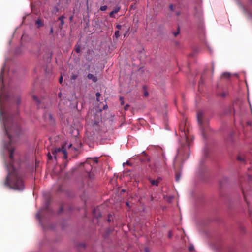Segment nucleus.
<instances>
[{
    "label": "nucleus",
    "mask_w": 252,
    "mask_h": 252,
    "mask_svg": "<svg viewBox=\"0 0 252 252\" xmlns=\"http://www.w3.org/2000/svg\"><path fill=\"white\" fill-rule=\"evenodd\" d=\"M180 130L181 132V136L185 140V143L182 144V147L179 149L176 158L177 159L185 161L189 156V147L191 143L193 140V137L188 132H186L185 128L182 126H180Z\"/></svg>",
    "instance_id": "obj_3"
},
{
    "label": "nucleus",
    "mask_w": 252,
    "mask_h": 252,
    "mask_svg": "<svg viewBox=\"0 0 252 252\" xmlns=\"http://www.w3.org/2000/svg\"><path fill=\"white\" fill-rule=\"evenodd\" d=\"M63 206H62L60 208V212H62L63 211Z\"/></svg>",
    "instance_id": "obj_44"
},
{
    "label": "nucleus",
    "mask_w": 252,
    "mask_h": 252,
    "mask_svg": "<svg viewBox=\"0 0 252 252\" xmlns=\"http://www.w3.org/2000/svg\"><path fill=\"white\" fill-rule=\"evenodd\" d=\"M109 216H110V214H109ZM108 220V222H109L111 221V220H110V217H109V218H108V220Z\"/></svg>",
    "instance_id": "obj_48"
},
{
    "label": "nucleus",
    "mask_w": 252,
    "mask_h": 252,
    "mask_svg": "<svg viewBox=\"0 0 252 252\" xmlns=\"http://www.w3.org/2000/svg\"><path fill=\"white\" fill-rule=\"evenodd\" d=\"M75 51L77 53H80V51H81L80 46L79 45H78V44L75 45Z\"/></svg>",
    "instance_id": "obj_21"
},
{
    "label": "nucleus",
    "mask_w": 252,
    "mask_h": 252,
    "mask_svg": "<svg viewBox=\"0 0 252 252\" xmlns=\"http://www.w3.org/2000/svg\"><path fill=\"white\" fill-rule=\"evenodd\" d=\"M53 33V28L51 27L50 30V33L52 34Z\"/></svg>",
    "instance_id": "obj_42"
},
{
    "label": "nucleus",
    "mask_w": 252,
    "mask_h": 252,
    "mask_svg": "<svg viewBox=\"0 0 252 252\" xmlns=\"http://www.w3.org/2000/svg\"><path fill=\"white\" fill-rule=\"evenodd\" d=\"M65 18V17L64 15H62L58 18V20H59L61 22V24L59 26L60 29H62L63 28V26L64 23V19Z\"/></svg>",
    "instance_id": "obj_12"
},
{
    "label": "nucleus",
    "mask_w": 252,
    "mask_h": 252,
    "mask_svg": "<svg viewBox=\"0 0 252 252\" xmlns=\"http://www.w3.org/2000/svg\"><path fill=\"white\" fill-rule=\"evenodd\" d=\"M116 28L119 30H120L122 28V26L120 24H118L117 26H116Z\"/></svg>",
    "instance_id": "obj_37"
},
{
    "label": "nucleus",
    "mask_w": 252,
    "mask_h": 252,
    "mask_svg": "<svg viewBox=\"0 0 252 252\" xmlns=\"http://www.w3.org/2000/svg\"><path fill=\"white\" fill-rule=\"evenodd\" d=\"M52 153L54 156V158L56 159L60 154L63 155V158L66 159L67 157V153L65 148V146H62V148H56L52 151Z\"/></svg>",
    "instance_id": "obj_5"
},
{
    "label": "nucleus",
    "mask_w": 252,
    "mask_h": 252,
    "mask_svg": "<svg viewBox=\"0 0 252 252\" xmlns=\"http://www.w3.org/2000/svg\"><path fill=\"white\" fill-rule=\"evenodd\" d=\"M197 119L200 128L201 129L202 133L204 134L208 127V121L207 120L204 119V114L202 111H197Z\"/></svg>",
    "instance_id": "obj_4"
},
{
    "label": "nucleus",
    "mask_w": 252,
    "mask_h": 252,
    "mask_svg": "<svg viewBox=\"0 0 252 252\" xmlns=\"http://www.w3.org/2000/svg\"><path fill=\"white\" fill-rule=\"evenodd\" d=\"M49 209V206H45L44 207L42 208L39 211L37 212L36 215V217L39 220V222L41 224V219L40 216L42 214V211L45 210L47 211Z\"/></svg>",
    "instance_id": "obj_7"
},
{
    "label": "nucleus",
    "mask_w": 252,
    "mask_h": 252,
    "mask_svg": "<svg viewBox=\"0 0 252 252\" xmlns=\"http://www.w3.org/2000/svg\"><path fill=\"white\" fill-rule=\"evenodd\" d=\"M115 36L116 38H118L120 36L119 31L117 30L115 32Z\"/></svg>",
    "instance_id": "obj_28"
},
{
    "label": "nucleus",
    "mask_w": 252,
    "mask_h": 252,
    "mask_svg": "<svg viewBox=\"0 0 252 252\" xmlns=\"http://www.w3.org/2000/svg\"><path fill=\"white\" fill-rule=\"evenodd\" d=\"M97 211V209H93V212L94 217H95L97 219H98L99 218L101 217V215L100 212H98V214H97V213H96Z\"/></svg>",
    "instance_id": "obj_13"
},
{
    "label": "nucleus",
    "mask_w": 252,
    "mask_h": 252,
    "mask_svg": "<svg viewBox=\"0 0 252 252\" xmlns=\"http://www.w3.org/2000/svg\"><path fill=\"white\" fill-rule=\"evenodd\" d=\"M47 198L48 199L47 202L46 203V205H48V204L50 203L49 200L50 199V196L49 194H47Z\"/></svg>",
    "instance_id": "obj_30"
},
{
    "label": "nucleus",
    "mask_w": 252,
    "mask_h": 252,
    "mask_svg": "<svg viewBox=\"0 0 252 252\" xmlns=\"http://www.w3.org/2000/svg\"><path fill=\"white\" fill-rule=\"evenodd\" d=\"M72 18H73V17H72V16H71V17H70V20H71L72 19Z\"/></svg>",
    "instance_id": "obj_51"
},
{
    "label": "nucleus",
    "mask_w": 252,
    "mask_h": 252,
    "mask_svg": "<svg viewBox=\"0 0 252 252\" xmlns=\"http://www.w3.org/2000/svg\"><path fill=\"white\" fill-rule=\"evenodd\" d=\"M61 96H62V93L60 92L58 94V96L59 97H61Z\"/></svg>",
    "instance_id": "obj_47"
},
{
    "label": "nucleus",
    "mask_w": 252,
    "mask_h": 252,
    "mask_svg": "<svg viewBox=\"0 0 252 252\" xmlns=\"http://www.w3.org/2000/svg\"><path fill=\"white\" fill-rule=\"evenodd\" d=\"M230 76H231L230 74L228 72L224 73L221 75L222 77L224 78H228L230 77Z\"/></svg>",
    "instance_id": "obj_20"
},
{
    "label": "nucleus",
    "mask_w": 252,
    "mask_h": 252,
    "mask_svg": "<svg viewBox=\"0 0 252 252\" xmlns=\"http://www.w3.org/2000/svg\"><path fill=\"white\" fill-rule=\"evenodd\" d=\"M78 76V74L72 73L70 75V79L71 80H75L77 78Z\"/></svg>",
    "instance_id": "obj_16"
},
{
    "label": "nucleus",
    "mask_w": 252,
    "mask_h": 252,
    "mask_svg": "<svg viewBox=\"0 0 252 252\" xmlns=\"http://www.w3.org/2000/svg\"><path fill=\"white\" fill-rule=\"evenodd\" d=\"M36 24L37 25V28H38L43 26V24L40 19H38L36 21Z\"/></svg>",
    "instance_id": "obj_14"
},
{
    "label": "nucleus",
    "mask_w": 252,
    "mask_h": 252,
    "mask_svg": "<svg viewBox=\"0 0 252 252\" xmlns=\"http://www.w3.org/2000/svg\"><path fill=\"white\" fill-rule=\"evenodd\" d=\"M154 171H156L157 170V169H154Z\"/></svg>",
    "instance_id": "obj_57"
},
{
    "label": "nucleus",
    "mask_w": 252,
    "mask_h": 252,
    "mask_svg": "<svg viewBox=\"0 0 252 252\" xmlns=\"http://www.w3.org/2000/svg\"><path fill=\"white\" fill-rule=\"evenodd\" d=\"M220 188H222L223 187V182H222V181H220Z\"/></svg>",
    "instance_id": "obj_39"
},
{
    "label": "nucleus",
    "mask_w": 252,
    "mask_h": 252,
    "mask_svg": "<svg viewBox=\"0 0 252 252\" xmlns=\"http://www.w3.org/2000/svg\"><path fill=\"white\" fill-rule=\"evenodd\" d=\"M8 174L4 185L13 190L22 191L25 188V184L22 174L16 170L12 164L6 165Z\"/></svg>",
    "instance_id": "obj_2"
},
{
    "label": "nucleus",
    "mask_w": 252,
    "mask_h": 252,
    "mask_svg": "<svg viewBox=\"0 0 252 252\" xmlns=\"http://www.w3.org/2000/svg\"><path fill=\"white\" fill-rule=\"evenodd\" d=\"M237 160L241 162H244L245 161V158L241 156H238Z\"/></svg>",
    "instance_id": "obj_23"
},
{
    "label": "nucleus",
    "mask_w": 252,
    "mask_h": 252,
    "mask_svg": "<svg viewBox=\"0 0 252 252\" xmlns=\"http://www.w3.org/2000/svg\"><path fill=\"white\" fill-rule=\"evenodd\" d=\"M59 83L60 84H62L63 81V76L61 75V77H60L59 78Z\"/></svg>",
    "instance_id": "obj_33"
},
{
    "label": "nucleus",
    "mask_w": 252,
    "mask_h": 252,
    "mask_svg": "<svg viewBox=\"0 0 252 252\" xmlns=\"http://www.w3.org/2000/svg\"><path fill=\"white\" fill-rule=\"evenodd\" d=\"M100 95H101V94L99 92H97L96 93V96L97 100L98 101H99V98L100 96Z\"/></svg>",
    "instance_id": "obj_29"
},
{
    "label": "nucleus",
    "mask_w": 252,
    "mask_h": 252,
    "mask_svg": "<svg viewBox=\"0 0 252 252\" xmlns=\"http://www.w3.org/2000/svg\"><path fill=\"white\" fill-rule=\"evenodd\" d=\"M94 51L92 50L88 49L86 52L85 58L88 62H91L93 58Z\"/></svg>",
    "instance_id": "obj_8"
},
{
    "label": "nucleus",
    "mask_w": 252,
    "mask_h": 252,
    "mask_svg": "<svg viewBox=\"0 0 252 252\" xmlns=\"http://www.w3.org/2000/svg\"><path fill=\"white\" fill-rule=\"evenodd\" d=\"M188 249H189V250L190 252H192V251H193L194 250V246H193V245H190V246L189 247Z\"/></svg>",
    "instance_id": "obj_27"
},
{
    "label": "nucleus",
    "mask_w": 252,
    "mask_h": 252,
    "mask_svg": "<svg viewBox=\"0 0 252 252\" xmlns=\"http://www.w3.org/2000/svg\"><path fill=\"white\" fill-rule=\"evenodd\" d=\"M8 151L9 152V158L11 160H13V153H14V150L8 149Z\"/></svg>",
    "instance_id": "obj_15"
},
{
    "label": "nucleus",
    "mask_w": 252,
    "mask_h": 252,
    "mask_svg": "<svg viewBox=\"0 0 252 252\" xmlns=\"http://www.w3.org/2000/svg\"><path fill=\"white\" fill-rule=\"evenodd\" d=\"M169 9L171 11H174L175 10V5L173 4H171L169 5Z\"/></svg>",
    "instance_id": "obj_25"
},
{
    "label": "nucleus",
    "mask_w": 252,
    "mask_h": 252,
    "mask_svg": "<svg viewBox=\"0 0 252 252\" xmlns=\"http://www.w3.org/2000/svg\"><path fill=\"white\" fill-rule=\"evenodd\" d=\"M121 9V6L117 5L113 10L109 13V16L111 18H114V14L117 13Z\"/></svg>",
    "instance_id": "obj_9"
},
{
    "label": "nucleus",
    "mask_w": 252,
    "mask_h": 252,
    "mask_svg": "<svg viewBox=\"0 0 252 252\" xmlns=\"http://www.w3.org/2000/svg\"><path fill=\"white\" fill-rule=\"evenodd\" d=\"M180 33V27L178 26L177 27V31L176 32H173V34H174L175 37H176Z\"/></svg>",
    "instance_id": "obj_22"
},
{
    "label": "nucleus",
    "mask_w": 252,
    "mask_h": 252,
    "mask_svg": "<svg viewBox=\"0 0 252 252\" xmlns=\"http://www.w3.org/2000/svg\"><path fill=\"white\" fill-rule=\"evenodd\" d=\"M126 205H129V203H128V202H126Z\"/></svg>",
    "instance_id": "obj_53"
},
{
    "label": "nucleus",
    "mask_w": 252,
    "mask_h": 252,
    "mask_svg": "<svg viewBox=\"0 0 252 252\" xmlns=\"http://www.w3.org/2000/svg\"><path fill=\"white\" fill-rule=\"evenodd\" d=\"M176 14H177V15H179L180 14V13H179V12H177Z\"/></svg>",
    "instance_id": "obj_54"
},
{
    "label": "nucleus",
    "mask_w": 252,
    "mask_h": 252,
    "mask_svg": "<svg viewBox=\"0 0 252 252\" xmlns=\"http://www.w3.org/2000/svg\"><path fill=\"white\" fill-rule=\"evenodd\" d=\"M251 188V185H249L248 187L245 188H242V189L243 198L248 204L250 203L249 201V198L252 196V189Z\"/></svg>",
    "instance_id": "obj_6"
},
{
    "label": "nucleus",
    "mask_w": 252,
    "mask_h": 252,
    "mask_svg": "<svg viewBox=\"0 0 252 252\" xmlns=\"http://www.w3.org/2000/svg\"><path fill=\"white\" fill-rule=\"evenodd\" d=\"M59 191H61V187L59 188Z\"/></svg>",
    "instance_id": "obj_55"
},
{
    "label": "nucleus",
    "mask_w": 252,
    "mask_h": 252,
    "mask_svg": "<svg viewBox=\"0 0 252 252\" xmlns=\"http://www.w3.org/2000/svg\"><path fill=\"white\" fill-rule=\"evenodd\" d=\"M172 232H171V231H170L169 232V233H168V237H169V238H171L172 237Z\"/></svg>",
    "instance_id": "obj_38"
},
{
    "label": "nucleus",
    "mask_w": 252,
    "mask_h": 252,
    "mask_svg": "<svg viewBox=\"0 0 252 252\" xmlns=\"http://www.w3.org/2000/svg\"><path fill=\"white\" fill-rule=\"evenodd\" d=\"M71 146H72V144H69V145L68 146V148H70L71 147Z\"/></svg>",
    "instance_id": "obj_50"
},
{
    "label": "nucleus",
    "mask_w": 252,
    "mask_h": 252,
    "mask_svg": "<svg viewBox=\"0 0 252 252\" xmlns=\"http://www.w3.org/2000/svg\"><path fill=\"white\" fill-rule=\"evenodd\" d=\"M79 247H81L82 248H85L86 247V245L84 243H81L79 245Z\"/></svg>",
    "instance_id": "obj_35"
},
{
    "label": "nucleus",
    "mask_w": 252,
    "mask_h": 252,
    "mask_svg": "<svg viewBox=\"0 0 252 252\" xmlns=\"http://www.w3.org/2000/svg\"><path fill=\"white\" fill-rule=\"evenodd\" d=\"M4 69L3 67V68H1V74H0V81H1L2 83L3 82V74H4Z\"/></svg>",
    "instance_id": "obj_18"
},
{
    "label": "nucleus",
    "mask_w": 252,
    "mask_h": 252,
    "mask_svg": "<svg viewBox=\"0 0 252 252\" xmlns=\"http://www.w3.org/2000/svg\"><path fill=\"white\" fill-rule=\"evenodd\" d=\"M20 101H21L20 99L19 98H17L16 99L17 104H19L20 103Z\"/></svg>",
    "instance_id": "obj_40"
},
{
    "label": "nucleus",
    "mask_w": 252,
    "mask_h": 252,
    "mask_svg": "<svg viewBox=\"0 0 252 252\" xmlns=\"http://www.w3.org/2000/svg\"><path fill=\"white\" fill-rule=\"evenodd\" d=\"M58 8H57L56 9V11H58Z\"/></svg>",
    "instance_id": "obj_58"
},
{
    "label": "nucleus",
    "mask_w": 252,
    "mask_h": 252,
    "mask_svg": "<svg viewBox=\"0 0 252 252\" xmlns=\"http://www.w3.org/2000/svg\"><path fill=\"white\" fill-rule=\"evenodd\" d=\"M89 180H91V174H88V177H86L85 179H84V181L85 182H87V186H91L90 183L88 182V181Z\"/></svg>",
    "instance_id": "obj_19"
},
{
    "label": "nucleus",
    "mask_w": 252,
    "mask_h": 252,
    "mask_svg": "<svg viewBox=\"0 0 252 252\" xmlns=\"http://www.w3.org/2000/svg\"><path fill=\"white\" fill-rule=\"evenodd\" d=\"M145 252H149V250L148 248H146L145 249Z\"/></svg>",
    "instance_id": "obj_46"
},
{
    "label": "nucleus",
    "mask_w": 252,
    "mask_h": 252,
    "mask_svg": "<svg viewBox=\"0 0 252 252\" xmlns=\"http://www.w3.org/2000/svg\"><path fill=\"white\" fill-rule=\"evenodd\" d=\"M107 105L104 106V109H105V108H107Z\"/></svg>",
    "instance_id": "obj_52"
},
{
    "label": "nucleus",
    "mask_w": 252,
    "mask_h": 252,
    "mask_svg": "<svg viewBox=\"0 0 252 252\" xmlns=\"http://www.w3.org/2000/svg\"><path fill=\"white\" fill-rule=\"evenodd\" d=\"M32 97H33V99L34 100H35V101L37 102V103L38 104L40 103V101H39V100L38 98H37V97H36V96H35V95H33V96H32Z\"/></svg>",
    "instance_id": "obj_26"
},
{
    "label": "nucleus",
    "mask_w": 252,
    "mask_h": 252,
    "mask_svg": "<svg viewBox=\"0 0 252 252\" xmlns=\"http://www.w3.org/2000/svg\"><path fill=\"white\" fill-rule=\"evenodd\" d=\"M160 180L161 179L159 178H158L156 180H152L151 178L149 179V181L150 182V183L151 184V185L152 186H158V183Z\"/></svg>",
    "instance_id": "obj_10"
},
{
    "label": "nucleus",
    "mask_w": 252,
    "mask_h": 252,
    "mask_svg": "<svg viewBox=\"0 0 252 252\" xmlns=\"http://www.w3.org/2000/svg\"><path fill=\"white\" fill-rule=\"evenodd\" d=\"M87 78L89 79L92 80L93 81V82L94 83L96 82L98 80L96 76H95L92 74H90V73H89L87 75Z\"/></svg>",
    "instance_id": "obj_11"
},
{
    "label": "nucleus",
    "mask_w": 252,
    "mask_h": 252,
    "mask_svg": "<svg viewBox=\"0 0 252 252\" xmlns=\"http://www.w3.org/2000/svg\"><path fill=\"white\" fill-rule=\"evenodd\" d=\"M0 118L3 121L5 131L10 142L13 141L14 136H18L21 132L20 124L16 117L9 112L5 113L0 108Z\"/></svg>",
    "instance_id": "obj_1"
},
{
    "label": "nucleus",
    "mask_w": 252,
    "mask_h": 252,
    "mask_svg": "<svg viewBox=\"0 0 252 252\" xmlns=\"http://www.w3.org/2000/svg\"><path fill=\"white\" fill-rule=\"evenodd\" d=\"M181 177V174L180 172L176 173L175 179L177 182H179L180 181Z\"/></svg>",
    "instance_id": "obj_17"
},
{
    "label": "nucleus",
    "mask_w": 252,
    "mask_h": 252,
    "mask_svg": "<svg viewBox=\"0 0 252 252\" xmlns=\"http://www.w3.org/2000/svg\"><path fill=\"white\" fill-rule=\"evenodd\" d=\"M94 161V163H97L98 162L97 158H95Z\"/></svg>",
    "instance_id": "obj_45"
},
{
    "label": "nucleus",
    "mask_w": 252,
    "mask_h": 252,
    "mask_svg": "<svg viewBox=\"0 0 252 252\" xmlns=\"http://www.w3.org/2000/svg\"><path fill=\"white\" fill-rule=\"evenodd\" d=\"M107 9V6L106 5L102 6L100 7V10L102 11H104Z\"/></svg>",
    "instance_id": "obj_24"
},
{
    "label": "nucleus",
    "mask_w": 252,
    "mask_h": 252,
    "mask_svg": "<svg viewBox=\"0 0 252 252\" xmlns=\"http://www.w3.org/2000/svg\"><path fill=\"white\" fill-rule=\"evenodd\" d=\"M247 178L248 179V180H249V182L252 181V176H250V175H247Z\"/></svg>",
    "instance_id": "obj_31"
},
{
    "label": "nucleus",
    "mask_w": 252,
    "mask_h": 252,
    "mask_svg": "<svg viewBox=\"0 0 252 252\" xmlns=\"http://www.w3.org/2000/svg\"><path fill=\"white\" fill-rule=\"evenodd\" d=\"M129 107V105H128V104H126V105H125V107H124V110H125V111H126V110H127L128 109Z\"/></svg>",
    "instance_id": "obj_34"
},
{
    "label": "nucleus",
    "mask_w": 252,
    "mask_h": 252,
    "mask_svg": "<svg viewBox=\"0 0 252 252\" xmlns=\"http://www.w3.org/2000/svg\"><path fill=\"white\" fill-rule=\"evenodd\" d=\"M120 100L121 101V104L122 105H124V100H123V97H121L120 98Z\"/></svg>",
    "instance_id": "obj_36"
},
{
    "label": "nucleus",
    "mask_w": 252,
    "mask_h": 252,
    "mask_svg": "<svg viewBox=\"0 0 252 252\" xmlns=\"http://www.w3.org/2000/svg\"><path fill=\"white\" fill-rule=\"evenodd\" d=\"M148 95V93L147 91L145 92V93H144V96L146 97Z\"/></svg>",
    "instance_id": "obj_43"
},
{
    "label": "nucleus",
    "mask_w": 252,
    "mask_h": 252,
    "mask_svg": "<svg viewBox=\"0 0 252 252\" xmlns=\"http://www.w3.org/2000/svg\"><path fill=\"white\" fill-rule=\"evenodd\" d=\"M50 118L51 119L52 118V116L51 115H50Z\"/></svg>",
    "instance_id": "obj_56"
},
{
    "label": "nucleus",
    "mask_w": 252,
    "mask_h": 252,
    "mask_svg": "<svg viewBox=\"0 0 252 252\" xmlns=\"http://www.w3.org/2000/svg\"><path fill=\"white\" fill-rule=\"evenodd\" d=\"M223 181L224 182H226V181H227V179H226V178H224V179H223Z\"/></svg>",
    "instance_id": "obj_49"
},
{
    "label": "nucleus",
    "mask_w": 252,
    "mask_h": 252,
    "mask_svg": "<svg viewBox=\"0 0 252 252\" xmlns=\"http://www.w3.org/2000/svg\"><path fill=\"white\" fill-rule=\"evenodd\" d=\"M221 97H224L225 96V94L224 93H221L219 94Z\"/></svg>",
    "instance_id": "obj_41"
},
{
    "label": "nucleus",
    "mask_w": 252,
    "mask_h": 252,
    "mask_svg": "<svg viewBox=\"0 0 252 252\" xmlns=\"http://www.w3.org/2000/svg\"><path fill=\"white\" fill-rule=\"evenodd\" d=\"M47 157H48V158L49 159H52V157L50 154V152H49L48 154H47Z\"/></svg>",
    "instance_id": "obj_32"
}]
</instances>
